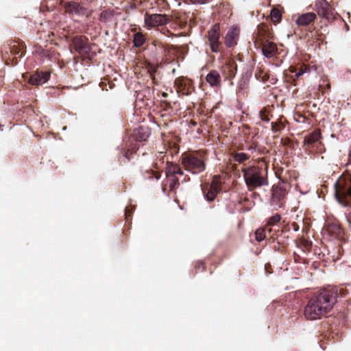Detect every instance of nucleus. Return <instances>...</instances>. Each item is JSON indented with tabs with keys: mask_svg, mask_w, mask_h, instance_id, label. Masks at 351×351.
Wrapping results in <instances>:
<instances>
[{
	"mask_svg": "<svg viewBox=\"0 0 351 351\" xmlns=\"http://www.w3.org/2000/svg\"><path fill=\"white\" fill-rule=\"evenodd\" d=\"M339 295V290L336 287L323 289L315 293L304 307L305 317L309 320L320 319L333 308Z\"/></svg>",
	"mask_w": 351,
	"mask_h": 351,
	"instance_id": "f257e3e1",
	"label": "nucleus"
},
{
	"mask_svg": "<svg viewBox=\"0 0 351 351\" xmlns=\"http://www.w3.org/2000/svg\"><path fill=\"white\" fill-rule=\"evenodd\" d=\"M335 197L342 206L348 207L344 215L351 230V171L341 175L335 184Z\"/></svg>",
	"mask_w": 351,
	"mask_h": 351,
	"instance_id": "f03ea898",
	"label": "nucleus"
},
{
	"mask_svg": "<svg viewBox=\"0 0 351 351\" xmlns=\"http://www.w3.org/2000/svg\"><path fill=\"white\" fill-rule=\"evenodd\" d=\"M265 167L250 166L243 168L242 172L247 189L250 191L268 185L267 165Z\"/></svg>",
	"mask_w": 351,
	"mask_h": 351,
	"instance_id": "7ed1b4c3",
	"label": "nucleus"
},
{
	"mask_svg": "<svg viewBox=\"0 0 351 351\" xmlns=\"http://www.w3.org/2000/svg\"><path fill=\"white\" fill-rule=\"evenodd\" d=\"M206 158L199 152L184 153L182 155V165L185 170L193 174H198L206 169Z\"/></svg>",
	"mask_w": 351,
	"mask_h": 351,
	"instance_id": "20e7f679",
	"label": "nucleus"
},
{
	"mask_svg": "<svg viewBox=\"0 0 351 351\" xmlns=\"http://www.w3.org/2000/svg\"><path fill=\"white\" fill-rule=\"evenodd\" d=\"M166 183L163 184L162 190L165 191L169 187L171 192H174L180 186L178 176H182L183 171L179 165L176 163H167L166 168Z\"/></svg>",
	"mask_w": 351,
	"mask_h": 351,
	"instance_id": "39448f33",
	"label": "nucleus"
},
{
	"mask_svg": "<svg viewBox=\"0 0 351 351\" xmlns=\"http://www.w3.org/2000/svg\"><path fill=\"white\" fill-rule=\"evenodd\" d=\"M167 163H171L168 161V158L166 156V152H159L156 154V158L153 163V167L156 170L147 169L143 173V177L145 179H152L158 180L161 177V170L162 168H167Z\"/></svg>",
	"mask_w": 351,
	"mask_h": 351,
	"instance_id": "423d86ee",
	"label": "nucleus"
},
{
	"mask_svg": "<svg viewBox=\"0 0 351 351\" xmlns=\"http://www.w3.org/2000/svg\"><path fill=\"white\" fill-rule=\"evenodd\" d=\"M322 134L319 130H315L307 134L304 139V150L308 154L321 152L323 147L320 141Z\"/></svg>",
	"mask_w": 351,
	"mask_h": 351,
	"instance_id": "0eeeda50",
	"label": "nucleus"
},
{
	"mask_svg": "<svg viewBox=\"0 0 351 351\" xmlns=\"http://www.w3.org/2000/svg\"><path fill=\"white\" fill-rule=\"evenodd\" d=\"M316 19L317 14L313 12H309L299 15L295 20L297 28L295 29V34L296 35L305 34V30H306L307 27H308V32L312 33L315 29L313 24Z\"/></svg>",
	"mask_w": 351,
	"mask_h": 351,
	"instance_id": "6e6552de",
	"label": "nucleus"
},
{
	"mask_svg": "<svg viewBox=\"0 0 351 351\" xmlns=\"http://www.w3.org/2000/svg\"><path fill=\"white\" fill-rule=\"evenodd\" d=\"M173 85L179 97L189 96L195 90L193 82L187 77L180 76L176 77Z\"/></svg>",
	"mask_w": 351,
	"mask_h": 351,
	"instance_id": "1a4fd4ad",
	"label": "nucleus"
},
{
	"mask_svg": "<svg viewBox=\"0 0 351 351\" xmlns=\"http://www.w3.org/2000/svg\"><path fill=\"white\" fill-rule=\"evenodd\" d=\"M210 50L213 53L222 51V43L220 42V25L216 23L212 26L206 36Z\"/></svg>",
	"mask_w": 351,
	"mask_h": 351,
	"instance_id": "9d476101",
	"label": "nucleus"
},
{
	"mask_svg": "<svg viewBox=\"0 0 351 351\" xmlns=\"http://www.w3.org/2000/svg\"><path fill=\"white\" fill-rule=\"evenodd\" d=\"M221 178L219 176H215L210 183H205L202 185V190L205 198L208 202L213 201L217 194L221 191Z\"/></svg>",
	"mask_w": 351,
	"mask_h": 351,
	"instance_id": "9b49d317",
	"label": "nucleus"
},
{
	"mask_svg": "<svg viewBox=\"0 0 351 351\" xmlns=\"http://www.w3.org/2000/svg\"><path fill=\"white\" fill-rule=\"evenodd\" d=\"M313 10H315L318 16L328 21L336 19L337 13L335 8L328 1H316Z\"/></svg>",
	"mask_w": 351,
	"mask_h": 351,
	"instance_id": "f8f14e48",
	"label": "nucleus"
},
{
	"mask_svg": "<svg viewBox=\"0 0 351 351\" xmlns=\"http://www.w3.org/2000/svg\"><path fill=\"white\" fill-rule=\"evenodd\" d=\"M71 50L74 49L83 56L89 55L91 47L88 43V38L85 36H76L71 39Z\"/></svg>",
	"mask_w": 351,
	"mask_h": 351,
	"instance_id": "ddd939ff",
	"label": "nucleus"
},
{
	"mask_svg": "<svg viewBox=\"0 0 351 351\" xmlns=\"http://www.w3.org/2000/svg\"><path fill=\"white\" fill-rule=\"evenodd\" d=\"M25 48V45L22 41H10L8 49L10 51L11 55L14 56L12 60V64H16L18 63V58H21L24 56Z\"/></svg>",
	"mask_w": 351,
	"mask_h": 351,
	"instance_id": "4468645a",
	"label": "nucleus"
},
{
	"mask_svg": "<svg viewBox=\"0 0 351 351\" xmlns=\"http://www.w3.org/2000/svg\"><path fill=\"white\" fill-rule=\"evenodd\" d=\"M169 19L165 14H146L145 22L146 25L150 27H158V29L167 23Z\"/></svg>",
	"mask_w": 351,
	"mask_h": 351,
	"instance_id": "2eb2a0df",
	"label": "nucleus"
},
{
	"mask_svg": "<svg viewBox=\"0 0 351 351\" xmlns=\"http://www.w3.org/2000/svg\"><path fill=\"white\" fill-rule=\"evenodd\" d=\"M220 71L225 80H231L235 77L237 65L234 60H229L220 67Z\"/></svg>",
	"mask_w": 351,
	"mask_h": 351,
	"instance_id": "dca6fc26",
	"label": "nucleus"
},
{
	"mask_svg": "<svg viewBox=\"0 0 351 351\" xmlns=\"http://www.w3.org/2000/svg\"><path fill=\"white\" fill-rule=\"evenodd\" d=\"M326 230L332 237L339 240L344 239L345 234L343 228L338 221H333L328 222L326 226Z\"/></svg>",
	"mask_w": 351,
	"mask_h": 351,
	"instance_id": "f3484780",
	"label": "nucleus"
},
{
	"mask_svg": "<svg viewBox=\"0 0 351 351\" xmlns=\"http://www.w3.org/2000/svg\"><path fill=\"white\" fill-rule=\"evenodd\" d=\"M51 73L49 71H37L31 75L28 82L30 84L40 86L46 83L50 77Z\"/></svg>",
	"mask_w": 351,
	"mask_h": 351,
	"instance_id": "a211bd4d",
	"label": "nucleus"
},
{
	"mask_svg": "<svg viewBox=\"0 0 351 351\" xmlns=\"http://www.w3.org/2000/svg\"><path fill=\"white\" fill-rule=\"evenodd\" d=\"M151 134L150 128L147 125H140L134 129L132 134V139L136 142L146 141Z\"/></svg>",
	"mask_w": 351,
	"mask_h": 351,
	"instance_id": "6ab92c4d",
	"label": "nucleus"
},
{
	"mask_svg": "<svg viewBox=\"0 0 351 351\" xmlns=\"http://www.w3.org/2000/svg\"><path fill=\"white\" fill-rule=\"evenodd\" d=\"M239 35V29L236 27H232L228 31L225 38L224 43L228 48L234 47L237 45Z\"/></svg>",
	"mask_w": 351,
	"mask_h": 351,
	"instance_id": "aec40b11",
	"label": "nucleus"
},
{
	"mask_svg": "<svg viewBox=\"0 0 351 351\" xmlns=\"http://www.w3.org/2000/svg\"><path fill=\"white\" fill-rule=\"evenodd\" d=\"M206 80L212 87L221 86V76L217 70H210L206 77Z\"/></svg>",
	"mask_w": 351,
	"mask_h": 351,
	"instance_id": "412c9836",
	"label": "nucleus"
},
{
	"mask_svg": "<svg viewBox=\"0 0 351 351\" xmlns=\"http://www.w3.org/2000/svg\"><path fill=\"white\" fill-rule=\"evenodd\" d=\"M286 191L282 189H277L273 191L271 204L278 207H282L285 203Z\"/></svg>",
	"mask_w": 351,
	"mask_h": 351,
	"instance_id": "4be33fe9",
	"label": "nucleus"
},
{
	"mask_svg": "<svg viewBox=\"0 0 351 351\" xmlns=\"http://www.w3.org/2000/svg\"><path fill=\"white\" fill-rule=\"evenodd\" d=\"M277 46L273 42L266 41L263 44L262 51L266 58L274 57L277 54Z\"/></svg>",
	"mask_w": 351,
	"mask_h": 351,
	"instance_id": "5701e85b",
	"label": "nucleus"
},
{
	"mask_svg": "<svg viewBox=\"0 0 351 351\" xmlns=\"http://www.w3.org/2000/svg\"><path fill=\"white\" fill-rule=\"evenodd\" d=\"M310 71L309 66L302 64L299 70L294 66H290L288 69V72L290 73L291 76L290 77L293 80H296L298 79L300 76H302L304 73H307Z\"/></svg>",
	"mask_w": 351,
	"mask_h": 351,
	"instance_id": "b1692460",
	"label": "nucleus"
},
{
	"mask_svg": "<svg viewBox=\"0 0 351 351\" xmlns=\"http://www.w3.org/2000/svg\"><path fill=\"white\" fill-rule=\"evenodd\" d=\"M154 89L153 88H150L149 86L143 88L138 93V98L141 99L142 100H146V105H149L148 101L151 103H153Z\"/></svg>",
	"mask_w": 351,
	"mask_h": 351,
	"instance_id": "393cba45",
	"label": "nucleus"
},
{
	"mask_svg": "<svg viewBox=\"0 0 351 351\" xmlns=\"http://www.w3.org/2000/svg\"><path fill=\"white\" fill-rule=\"evenodd\" d=\"M66 11L71 14H84L82 7L77 1H67L65 4Z\"/></svg>",
	"mask_w": 351,
	"mask_h": 351,
	"instance_id": "a878e982",
	"label": "nucleus"
},
{
	"mask_svg": "<svg viewBox=\"0 0 351 351\" xmlns=\"http://www.w3.org/2000/svg\"><path fill=\"white\" fill-rule=\"evenodd\" d=\"M119 9L116 8L115 9H107L104 10L100 14V20L101 21H107L112 19L114 15L120 14L121 12H118Z\"/></svg>",
	"mask_w": 351,
	"mask_h": 351,
	"instance_id": "bb28decb",
	"label": "nucleus"
},
{
	"mask_svg": "<svg viewBox=\"0 0 351 351\" xmlns=\"http://www.w3.org/2000/svg\"><path fill=\"white\" fill-rule=\"evenodd\" d=\"M287 123V120L282 116L280 117L276 121L271 122V128L272 132L274 133L281 132L285 128Z\"/></svg>",
	"mask_w": 351,
	"mask_h": 351,
	"instance_id": "cd10ccee",
	"label": "nucleus"
},
{
	"mask_svg": "<svg viewBox=\"0 0 351 351\" xmlns=\"http://www.w3.org/2000/svg\"><path fill=\"white\" fill-rule=\"evenodd\" d=\"M231 156L232 160L239 164H244L250 157L249 154L243 152H232Z\"/></svg>",
	"mask_w": 351,
	"mask_h": 351,
	"instance_id": "c85d7f7f",
	"label": "nucleus"
},
{
	"mask_svg": "<svg viewBox=\"0 0 351 351\" xmlns=\"http://www.w3.org/2000/svg\"><path fill=\"white\" fill-rule=\"evenodd\" d=\"M255 77L260 81L266 82L269 79V74L266 71H265L264 68L262 66H258L256 69Z\"/></svg>",
	"mask_w": 351,
	"mask_h": 351,
	"instance_id": "c756f323",
	"label": "nucleus"
},
{
	"mask_svg": "<svg viewBox=\"0 0 351 351\" xmlns=\"http://www.w3.org/2000/svg\"><path fill=\"white\" fill-rule=\"evenodd\" d=\"M145 42V36L141 32H137L134 34L133 43L136 47H141Z\"/></svg>",
	"mask_w": 351,
	"mask_h": 351,
	"instance_id": "7c9ffc66",
	"label": "nucleus"
},
{
	"mask_svg": "<svg viewBox=\"0 0 351 351\" xmlns=\"http://www.w3.org/2000/svg\"><path fill=\"white\" fill-rule=\"evenodd\" d=\"M271 231V228L265 226L262 228H258L255 232L256 239L258 241H262L266 238V230Z\"/></svg>",
	"mask_w": 351,
	"mask_h": 351,
	"instance_id": "2f4dec72",
	"label": "nucleus"
},
{
	"mask_svg": "<svg viewBox=\"0 0 351 351\" xmlns=\"http://www.w3.org/2000/svg\"><path fill=\"white\" fill-rule=\"evenodd\" d=\"M270 16L271 21L274 23L280 21L282 15L280 10L276 8H272L271 10Z\"/></svg>",
	"mask_w": 351,
	"mask_h": 351,
	"instance_id": "473e14b6",
	"label": "nucleus"
},
{
	"mask_svg": "<svg viewBox=\"0 0 351 351\" xmlns=\"http://www.w3.org/2000/svg\"><path fill=\"white\" fill-rule=\"evenodd\" d=\"M330 84L327 78L322 79L321 83L319 85V90L324 94L326 91L330 90Z\"/></svg>",
	"mask_w": 351,
	"mask_h": 351,
	"instance_id": "72a5a7b5",
	"label": "nucleus"
},
{
	"mask_svg": "<svg viewBox=\"0 0 351 351\" xmlns=\"http://www.w3.org/2000/svg\"><path fill=\"white\" fill-rule=\"evenodd\" d=\"M281 220V216L279 214H276L268 219L267 226L268 228L271 226H275Z\"/></svg>",
	"mask_w": 351,
	"mask_h": 351,
	"instance_id": "f704fd0d",
	"label": "nucleus"
},
{
	"mask_svg": "<svg viewBox=\"0 0 351 351\" xmlns=\"http://www.w3.org/2000/svg\"><path fill=\"white\" fill-rule=\"evenodd\" d=\"M281 144L285 147H287L292 149H294L295 144L298 145V142L294 143L289 138L285 137L281 139Z\"/></svg>",
	"mask_w": 351,
	"mask_h": 351,
	"instance_id": "c9c22d12",
	"label": "nucleus"
},
{
	"mask_svg": "<svg viewBox=\"0 0 351 351\" xmlns=\"http://www.w3.org/2000/svg\"><path fill=\"white\" fill-rule=\"evenodd\" d=\"M269 112L266 108H263L259 112V117L260 119L265 122H269L270 118L269 117Z\"/></svg>",
	"mask_w": 351,
	"mask_h": 351,
	"instance_id": "e433bc0d",
	"label": "nucleus"
},
{
	"mask_svg": "<svg viewBox=\"0 0 351 351\" xmlns=\"http://www.w3.org/2000/svg\"><path fill=\"white\" fill-rule=\"evenodd\" d=\"M138 149V147L135 144L134 145H132L130 148L128 149V152L125 154L123 157L128 158L129 160L128 153L130 152V154L135 153Z\"/></svg>",
	"mask_w": 351,
	"mask_h": 351,
	"instance_id": "4c0bfd02",
	"label": "nucleus"
},
{
	"mask_svg": "<svg viewBox=\"0 0 351 351\" xmlns=\"http://www.w3.org/2000/svg\"><path fill=\"white\" fill-rule=\"evenodd\" d=\"M293 259L295 263H305L306 262V260L302 257H301L299 254H298L296 252L293 253Z\"/></svg>",
	"mask_w": 351,
	"mask_h": 351,
	"instance_id": "58836bf2",
	"label": "nucleus"
},
{
	"mask_svg": "<svg viewBox=\"0 0 351 351\" xmlns=\"http://www.w3.org/2000/svg\"><path fill=\"white\" fill-rule=\"evenodd\" d=\"M132 215V209H130L129 208H126L125 210V219L128 221L131 220Z\"/></svg>",
	"mask_w": 351,
	"mask_h": 351,
	"instance_id": "ea45409f",
	"label": "nucleus"
},
{
	"mask_svg": "<svg viewBox=\"0 0 351 351\" xmlns=\"http://www.w3.org/2000/svg\"><path fill=\"white\" fill-rule=\"evenodd\" d=\"M195 268L200 269H202V271L206 270V265L203 262H197L195 265Z\"/></svg>",
	"mask_w": 351,
	"mask_h": 351,
	"instance_id": "a19ab883",
	"label": "nucleus"
},
{
	"mask_svg": "<svg viewBox=\"0 0 351 351\" xmlns=\"http://www.w3.org/2000/svg\"><path fill=\"white\" fill-rule=\"evenodd\" d=\"M161 33H162L165 35H168V34L170 32V31L163 25H162L158 29Z\"/></svg>",
	"mask_w": 351,
	"mask_h": 351,
	"instance_id": "79ce46f5",
	"label": "nucleus"
},
{
	"mask_svg": "<svg viewBox=\"0 0 351 351\" xmlns=\"http://www.w3.org/2000/svg\"><path fill=\"white\" fill-rule=\"evenodd\" d=\"M291 228H293V230L294 231H295V232L298 231L299 230V228H300L299 225L297 223H295V222H293L291 224Z\"/></svg>",
	"mask_w": 351,
	"mask_h": 351,
	"instance_id": "37998d69",
	"label": "nucleus"
},
{
	"mask_svg": "<svg viewBox=\"0 0 351 351\" xmlns=\"http://www.w3.org/2000/svg\"><path fill=\"white\" fill-rule=\"evenodd\" d=\"M246 149L248 150L249 152H251L252 153H253V152L256 151V145H251L247 147Z\"/></svg>",
	"mask_w": 351,
	"mask_h": 351,
	"instance_id": "c03bdc74",
	"label": "nucleus"
},
{
	"mask_svg": "<svg viewBox=\"0 0 351 351\" xmlns=\"http://www.w3.org/2000/svg\"><path fill=\"white\" fill-rule=\"evenodd\" d=\"M258 151L260 152L261 154H263L265 153V152H267V151L265 149V148H258Z\"/></svg>",
	"mask_w": 351,
	"mask_h": 351,
	"instance_id": "a18cd8bd",
	"label": "nucleus"
},
{
	"mask_svg": "<svg viewBox=\"0 0 351 351\" xmlns=\"http://www.w3.org/2000/svg\"><path fill=\"white\" fill-rule=\"evenodd\" d=\"M270 267H271V265H270L269 264H266V265H265V270H266L267 271L269 272V271H268V269H269V268H270Z\"/></svg>",
	"mask_w": 351,
	"mask_h": 351,
	"instance_id": "49530a36",
	"label": "nucleus"
},
{
	"mask_svg": "<svg viewBox=\"0 0 351 351\" xmlns=\"http://www.w3.org/2000/svg\"><path fill=\"white\" fill-rule=\"evenodd\" d=\"M162 96L163 97H167L168 96V94H167V93L163 92V93H162Z\"/></svg>",
	"mask_w": 351,
	"mask_h": 351,
	"instance_id": "de8ad7c7",
	"label": "nucleus"
},
{
	"mask_svg": "<svg viewBox=\"0 0 351 351\" xmlns=\"http://www.w3.org/2000/svg\"><path fill=\"white\" fill-rule=\"evenodd\" d=\"M191 124L193 125H196V122L194 121H191Z\"/></svg>",
	"mask_w": 351,
	"mask_h": 351,
	"instance_id": "09e8293b",
	"label": "nucleus"
},
{
	"mask_svg": "<svg viewBox=\"0 0 351 351\" xmlns=\"http://www.w3.org/2000/svg\"><path fill=\"white\" fill-rule=\"evenodd\" d=\"M193 3H195V1H192ZM198 3H206V1H197Z\"/></svg>",
	"mask_w": 351,
	"mask_h": 351,
	"instance_id": "8fccbe9b",
	"label": "nucleus"
},
{
	"mask_svg": "<svg viewBox=\"0 0 351 351\" xmlns=\"http://www.w3.org/2000/svg\"><path fill=\"white\" fill-rule=\"evenodd\" d=\"M305 245V247H308V241H305V245Z\"/></svg>",
	"mask_w": 351,
	"mask_h": 351,
	"instance_id": "3c124183",
	"label": "nucleus"
},
{
	"mask_svg": "<svg viewBox=\"0 0 351 351\" xmlns=\"http://www.w3.org/2000/svg\"><path fill=\"white\" fill-rule=\"evenodd\" d=\"M2 125H0V130H3Z\"/></svg>",
	"mask_w": 351,
	"mask_h": 351,
	"instance_id": "603ef678",
	"label": "nucleus"
}]
</instances>
